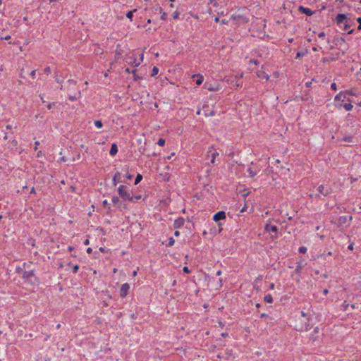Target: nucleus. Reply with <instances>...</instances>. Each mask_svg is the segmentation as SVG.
Masks as SVG:
<instances>
[{
  "label": "nucleus",
  "instance_id": "f257e3e1",
  "mask_svg": "<svg viewBox=\"0 0 361 361\" xmlns=\"http://www.w3.org/2000/svg\"><path fill=\"white\" fill-rule=\"evenodd\" d=\"M352 96L349 92H341L334 97L335 106L341 108L344 103L348 101V98Z\"/></svg>",
  "mask_w": 361,
  "mask_h": 361
},
{
  "label": "nucleus",
  "instance_id": "f03ea898",
  "mask_svg": "<svg viewBox=\"0 0 361 361\" xmlns=\"http://www.w3.org/2000/svg\"><path fill=\"white\" fill-rule=\"evenodd\" d=\"M143 61V54H141L140 55L139 59H137L136 55L135 54H132L130 55H128L126 57V62L128 64H130L135 67L138 66Z\"/></svg>",
  "mask_w": 361,
  "mask_h": 361
},
{
  "label": "nucleus",
  "instance_id": "7ed1b4c3",
  "mask_svg": "<svg viewBox=\"0 0 361 361\" xmlns=\"http://www.w3.org/2000/svg\"><path fill=\"white\" fill-rule=\"evenodd\" d=\"M231 18L236 21L238 24H245L249 21L247 16L244 13L233 14L231 16Z\"/></svg>",
  "mask_w": 361,
  "mask_h": 361
},
{
  "label": "nucleus",
  "instance_id": "20e7f679",
  "mask_svg": "<svg viewBox=\"0 0 361 361\" xmlns=\"http://www.w3.org/2000/svg\"><path fill=\"white\" fill-rule=\"evenodd\" d=\"M118 192L124 200L133 201V196L131 195L130 192L126 190L124 185H120L118 188Z\"/></svg>",
  "mask_w": 361,
  "mask_h": 361
},
{
  "label": "nucleus",
  "instance_id": "39448f33",
  "mask_svg": "<svg viewBox=\"0 0 361 361\" xmlns=\"http://www.w3.org/2000/svg\"><path fill=\"white\" fill-rule=\"evenodd\" d=\"M335 44L341 49L343 53L348 49V44L345 42V40L342 37H338L335 39Z\"/></svg>",
  "mask_w": 361,
  "mask_h": 361
},
{
  "label": "nucleus",
  "instance_id": "423d86ee",
  "mask_svg": "<svg viewBox=\"0 0 361 361\" xmlns=\"http://www.w3.org/2000/svg\"><path fill=\"white\" fill-rule=\"evenodd\" d=\"M264 230L267 233H274V235H271L272 238H276L278 237V228L276 226L271 225L269 224H267L264 226Z\"/></svg>",
  "mask_w": 361,
  "mask_h": 361
},
{
  "label": "nucleus",
  "instance_id": "0eeeda50",
  "mask_svg": "<svg viewBox=\"0 0 361 361\" xmlns=\"http://www.w3.org/2000/svg\"><path fill=\"white\" fill-rule=\"evenodd\" d=\"M347 20H348L347 16L345 14H338V15H337V16L336 18V21L340 27H342V24L343 23H346Z\"/></svg>",
  "mask_w": 361,
  "mask_h": 361
},
{
  "label": "nucleus",
  "instance_id": "6e6552de",
  "mask_svg": "<svg viewBox=\"0 0 361 361\" xmlns=\"http://www.w3.org/2000/svg\"><path fill=\"white\" fill-rule=\"evenodd\" d=\"M130 289V286L128 283H123L120 289V295L121 297H125L127 295L128 292Z\"/></svg>",
  "mask_w": 361,
  "mask_h": 361
},
{
  "label": "nucleus",
  "instance_id": "1a4fd4ad",
  "mask_svg": "<svg viewBox=\"0 0 361 361\" xmlns=\"http://www.w3.org/2000/svg\"><path fill=\"white\" fill-rule=\"evenodd\" d=\"M226 219V214L223 211H221V212H217L216 214H215L213 216V219L215 221H218L219 220H221V219Z\"/></svg>",
  "mask_w": 361,
  "mask_h": 361
},
{
  "label": "nucleus",
  "instance_id": "9d476101",
  "mask_svg": "<svg viewBox=\"0 0 361 361\" xmlns=\"http://www.w3.org/2000/svg\"><path fill=\"white\" fill-rule=\"evenodd\" d=\"M22 276L23 279L28 280L34 276V271H24L22 272Z\"/></svg>",
  "mask_w": 361,
  "mask_h": 361
},
{
  "label": "nucleus",
  "instance_id": "9b49d317",
  "mask_svg": "<svg viewBox=\"0 0 361 361\" xmlns=\"http://www.w3.org/2000/svg\"><path fill=\"white\" fill-rule=\"evenodd\" d=\"M257 75L258 78H262V79H265L266 80H268L269 79V75L268 74H267L262 70V68L260 71H257Z\"/></svg>",
  "mask_w": 361,
  "mask_h": 361
},
{
  "label": "nucleus",
  "instance_id": "f8f14e48",
  "mask_svg": "<svg viewBox=\"0 0 361 361\" xmlns=\"http://www.w3.org/2000/svg\"><path fill=\"white\" fill-rule=\"evenodd\" d=\"M184 222L185 221L183 218H178L175 221L173 226L176 229L180 228L181 226H183Z\"/></svg>",
  "mask_w": 361,
  "mask_h": 361
},
{
  "label": "nucleus",
  "instance_id": "ddd939ff",
  "mask_svg": "<svg viewBox=\"0 0 361 361\" xmlns=\"http://www.w3.org/2000/svg\"><path fill=\"white\" fill-rule=\"evenodd\" d=\"M353 100L350 98H348V101L343 105L345 111H350L353 109L352 104Z\"/></svg>",
  "mask_w": 361,
  "mask_h": 361
},
{
  "label": "nucleus",
  "instance_id": "4468645a",
  "mask_svg": "<svg viewBox=\"0 0 361 361\" xmlns=\"http://www.w3.org/2000/svg\"><path fill=\"white\" fill-rule=\"evenodd\" d=\"M298 10L302 13H305L306 15L310 16L313 14V12L308 8H305L303 6H300Z\"/></svg>",
  "mask_w": 361,
  "mask_h": 361
},
{
  "label": "nucleus",
  "instance_id": "2eb2a0df",
  "mask_svg": "<svg viewBox=\"0 0 361 361\" xmlns=\"http://www.w3.org/2000/svg\"><path fill=\"white\" fill-rule=\"evenodd\" d=\"M192 78H197L195 82L197 85H200L203 82L204 77L200 74H195Z\"/></svg>",
  "mask_w": 361,
  "mask_h": 361
},
{
  "label": "nucleus",
  "instance_id": "dca6fc26",
  "mask_svg": "<svg viewBox=\"0 0 361 361\" xmlns=\"http://www.w3.org/2000/svg\"><path fill=\"white\" fill-rule=\"evenodd\" d=\"M117 152H118L117 145L116 144H112L111 149H110V152H109V154L111 156H114V155H116L117 154Z\"/></svg>",
  "mask_w": 361,
  "mask_h": 361
},
{
  "label": "nucleus",
  "instance_id": "f3484780",
  "mask_svg": "<svg viewBox=\"0 0 361 361\" xmlns=\"http://www.w3.org/2000/svg\"><path fill=\"white\" fill-rule=\"evenodd\" d=\"M341 27L343 28V30L348 31V34H350V33H352L353 32V29L348 30L349 25H348V20H346V23H343L342 24V27Z\"/></svg>",
  "mask_w": 361,
  "mask_h": 361
},
{
  "label": "nucleus",
  "instance_id": "a211bd4d",
  "mask_svg": "<svg viewBox=\"0 0 361 361\" xmlns=\"http://www.w3.org/2000/svg\"><path fill=\"white\" fill-rule=\"evenodd\" d=\"M264 300L266 302L271 303L273 301L272 296L270 294H267L264 297Z\"/></svg>",
  "mask_w": 361,
  "mask_h": 361
},
{
  "label": "nucleus",
  "instance_id": "6ab92c4d",
  "mask_svg": "<svg viewBox=\"0 0 361 361\" xmlns=\"http://www.w3.org/2000/svg\"><path fill=\"white\" fill-rule=\"evenodd\" d=\"M219 155V153L217 152H214L212 153L211 155V163L214 164L216 157Z\"/></svg>",
  "mask_w": 361,
  "mask_h": 361
},
{
  "label": "nucleus",
  "instance_id": "aec40b11",
  "mask_svg": "<svg viewBox=\"0 0 361 361\" xmlns=\"http://www.w3.org/2000/svg\"><path fill=\"white\" fill-rule=\"evenodd\" d=\"M317 191L319 192V194H322V195L326 194V192L324 191V187L322 185L318 186Z\"/></svg>",
  "mask_w": 361,
  "mask_h": 361
},
{
  "label": "nucleus",
  "instance_id": "412c9836",
  "mask_svg": "<svg viewBox=\"0 0 361 361\" xmlns=\"http://www.w3.org/2000/svg\"><path fill=\"white\" fill-rule=\"evenodd\" d=\"M247 172H248V173H249V176H250V178H254V177L256 176V174H257V171H253V170H252V169H250V168H249V169H247Z\"/></svg>",
  "mask_w": 361,
  "mask_h": 361
},
{
  "label": "nucleus",
  "instance_id": "4be33fe9",
  "mask_svg": "<svg viewBox=\"0 0 361 361\" xmlns=\"http://www.w3.org/2000/svg\"><path fill=\"white\" fill-rule=\"evenodd\" d=\"M94 123L97 128H102L103 126L102 122L99 120L94 121Z\"/></svg>",
  "mask_w": 361,
  "mask_h": 361
},
{
  "label": "nucleus",
  "instance_id": "5701e85b",
  "mask_svg": "<svg viewBox=\"0 0 361 361\" xmlns=\"http://www.w3.org/2000/svg\"><path fill=\"white\" fill-rule=\"evenodd\" d=\"M207 90L209 91H211V92L212 91H218V90H220V86L219 85H216V86H214V87H213V86L212 87H207Z\"/></svg>",
  "mask_w": 361,
  "mask_h": 361
},
{
  "label": "nucleus",
  "instance_id": "b1692460",
  "mask_svg": "<svg viewBox=\"0 0 361 361\" xmlns=\"http://www.w3.org/2000/svg\"><path fill=\"white\" fill-rule=\"evenodd\" d=\"M142 179V176L141 174H137L135 180V184L137 185L138 183L141 181Z\"/></svg>",
  "mask_w": 361,
  "mask_h": 361
},
{
  "label": "nucleus",
  "instance_id": "393cba45",
  "mask_svg": "<svg viewBox=\"0 0 361 361\" xmlns=\"http://www.w3.org/2000/svg\"><path fill=\"white\" fill-rule=\"evenodd\" d=\"M135 11H136V9H134L133 11H130L128 12L126 14V17L128 18H129L130 20H132L133 14Z\"/></svg>",
  "mask_w": 361,
  "mask_h": 361
},
{
  "label": "nucleus",
  "instance_id": "a878e982",
  "mask_svg": "<svg viewBox=\"0 0 361 361\" xmlns=\"http://www.w3.org/2000/svg\"><path fill=\"white\" fill-rule=\"evenodd\" d=\"M159 73V69L157 67L154 66L153 68H152V74L151 75L152 76H155L156 75H157Z\"/></svg>",
  "mask_w": 361,
  "mask_h": 361
},
{
  "label": "nucleus",
  "instance_id": "bb28decb",
  "mask_svg": "<svg viewBox=\"0 0 361 361\" xmlns=\"http://www.w3.org/2000/svg\"><path fill=\"white\" fill-rule=\"evenodd\" d=\"M157 9H159V12H160V13L161 14V18L162 20H165V19L166 18V13L165 12L162 11V10H161V8H158Z\"/></svg>",
  "mask_w": 361,
  "mask_h": 361
},
{
  "label": "nucleus",
  "instance_id": "cd10ccee",
  "mask_svg": "<svg viewBox=\"0 0 361 361\" xmlns=\"http://www.w3.org/2000/svg\"><path fill=\"white\" fill-rule=\"evenodd\" d=\"M119 176H120V173H116V174H115V176H114V178H113V184H114V185H116V184H117L116 179H117L118 178H119Z\"/></svg>",
  "mask_w": 361,
  "mask_h": 361
},
{
  "label": "nucleus",
  "instance_id": "c85d7f7f",
  "mask_svg": "<svg viewBox=\"0 0 361 361\" xmlns=\"http://www.w3.org/2000/svg\"><path fill=\"white\" fill-rule=\"evenodd\" d=\"M158 145L161 147L164 146L165 145V140L160 138L158 141Z\"/></svg>",
  "mask_w": 361,
  "mask_h": 361
},
{
  "label": "nucleus",
  "instance_id": "c756f323",
  "mask_svg": "<svg viewBox=\"0 0 361 361\" xmlns=\"http://www.w3.org/2000/svg\"><path fill=\"white\" fill-rule=\"evenodd\" d=\"M307 247H303V246H302V247H300L299 248V252H300V253H305V252H307Z\"/></svg>",
  "mask_w": 361,
  "mask_h": 361
},
{
  "label": "nucleus",
  "instance_id": "7c9ffc66",
  "mask_svg": "<svg viewBox=\"0 0 361 361\" xmlns=\"http://www.w3.org/2000/svg\"><path fill=\"white\" fill-rule=\"evenodd\" d=\"M342 306H343V309L345 310H346L348 308V307L350 306V305L348 302H347V301H344Z\"/></svg>",
  "mask_w": 361,
  "mask_h": 361
},
{
  "label": "nucleus",
  "instance_id": "2f4dec72",
  "mask_svg": "<svg viewBox=\"0 0 361 361\" xmlns=\"http://www.w3.org/2000/svg\"><path fill=\"white\" fill-rule=\"evenodd\" d=\"M118 202H119V198L118 197L114 196L112 197V202L114 204H117V203H118Z\"/></svg>",
  "mask_w": 361,
  "mask_h": 361
},
{
  "label": "nucleus",
  "instance_id": "473e14b6",
  "mask_svg": "<svg viewBox=\"0 0 361 361\" xmlns=\"http://www.w3.org/2000/svg\"><path fill=\"white\" fill-rule=\"evenodd\" d=\"M174 243H175L174 239H173V238H169V245H169V246H172V245H173Z\"/></svg>",
  "mask_w": 361,
  "mask_h": 361
},
{
  "label": "nucleus",
  "instance_id": "72a5a7b5",
  "mask_svg": "<svg viewBox=\"0 0 361 361\" xmlns=\"http://www.w3.org/2000/svg\"><path fill=\"white\" fill-rule=\"evenodd\" d=\"M178 16H179V13L178 11H175L173 14V18L174 19H177V18H178Z\"/></svg>",
  "mask_w": 361,
  "mask_h": 361
},
{
  "label": "nucleus",
  "instance_id": "f704fd0d",
  "mask_svg": "<svg viewBox=\"0 0 361 361\" xmlns=\"http://www.w3.org/2000/svg\"><path fill=\"white\" fill-rule=\"evenodd\" d=\"M325 32H321L318 34V37L319 38H324L325 37Z\"/></svg>",
  "mask_w": 361,
  "mask_h": 361
},
{
  "label": "nucleus",
  "instance_id": "c9c22d12",
  "mask_svg": "<svg viewBox=\"0 0 361 361\" xmlns=\"http://www.w3.org/2000/svg\"><path fill=\"white\" fill-rule=\"evenodd\" d=\"M78 269H79V266L78 265L73 266V272H75V273L77 272L78 271Z\"/></svg>",
  "mask_w": 361,
  "mask_h": 361
},
{
  "label": "nucleus",
  "instance_id": "e433bc0d",
  "mask_svg": "<svg viewBox=\"0 0 361 361\" xmlns=\"http://www.w3.org/2000/svg\"><path fill=\"white\" fill-rule=\"evenodd\" d=\"M357 21L360 23V25H358V30H361V17H359L357 19Z\"/></svg>",
  "mask_w": 361,
  "mask_h": 361
},
{
  "label": "nucleus",
  "instance_id": "4c0bfd02",
  "mask_svg": "<svg viewBox=\"0 0 361 361\" xmlns=\"http://www.w3.org/2000/svg\"><path fill=\"white\" fill-rule=\"evenodd\" d=\"M331 88L334 90H336L337 87H336V84L335 82H333L331 85Z\"/></svg>",
  "mask_w": 361,
  "mask_h": 361
},
{
  "label": "nucleus",
  "instance_id": "58836bf2",
  "mask_svg": "<svg viewBox=\"0 0 361 361\" xmlns=\"http://www.w3.org/2000/svg\"><path fill=\"white\" fill-rule=\"evenodd\" d=\"M304 56V53L302 52H298L296 54V58H300Z\"/></svg>",
  "mask_w": 361,
  "mask_h": 361
},
{
  "label": "nucleus",
  "instance_id": "ea45409f",
  "mask_svg": "<svg viewBox=\"0 0 361 361\" xmlns=\"http://www.w3.org/2000/svg\"><path fill=\"white\" fill-rule=\"evenodd\" d=\"M135 72H136V70H133L131 71V73L134 75V78L135 80H137V75L135 74Z\"/></svg>",
  "mask_w": 361,
  "mask_h": 361
},
{
  "label": "nucleus",
  "instance_id": "a19ab883",
  "mask_svg": "<svg viewBox=\"0 0 361 361\" xmlns=\"http://www.w3.org/2000/svg\"><path fill=\"white\" fill-rule=\"evenodd\" d=\"M35 74H36V71H32L30 73V75L32 78H35Z\"/></svg>",
  "mask_w": 361,
  "mask_h": 361
},
{
  "label": "nucleus",
  "instance_id": "79ce46f5",
  "mask_svg": "<svg viewBox=\"0 0 361 361\" xmlns=\"http://www.w3.org/2000/svg\"><path fill=\"white\" fill-rule=\"evenodd\" d=\"M183 270L185 273H189L190 272V270H189L188 267H183Z\"/></svg>",
  "mask_w": 361,
  "mask_h": 361
},
{
  "label": "nucleus",
  "instance_id": "37998d69",
  "mask_svg": "<svg viewBox=\"0 0 361 361\" xmlns=\"http://www.w3.org/2000/svg\"><path fill=\"white\" fill-rule=\"evenodd\" d=\"M353 247H354V244L353 243H351V244H350L348 245V249L350 250H353Z\"/></svg>",
  "mask_w": 361,
  "mask_h": 361
},
{
  "label": "nucleus",
  "instance_id": "c03bdc74",
  "mask_svg": "<svg viewBox=\"0 0 361 361\" xmlns=\"http://www.w3.org/2000/svg\"><path fill=\"white\" fill-rule=\"evenodd\" d=\"M11 38V36L10 35H8V36H6L4 37H1V39H5V40H7V39H9Z\"/></svg>",
  "mask_w": 361,
  "mask_h": 361
},
{
  "label": "nucleus",
  "instance_id": "a18cd8bd",
  "mask_svg": "<svg viewBox=\"0 0 361 361\" xmlns=\"http://www.w3.org/2000/svg\"><path fill=\"white\" fill-rule=\"evenodd\" d=\"M301 269H302V265H301V264H298V265L297 266L296 271H300Z\"/></svg>",
  "mask_w": 361,
  "mask_h": 361
},
{
  "label": "nucleus",
  "instance_id": "49530a36",
  "mask_svg": "<svg viewBox=\"0 0 361 361\" xmlns=\"http://www.w3.org/2000/svg\"><path fill=\"white\" fill-rule=\"evenodd\" d=\"M30 193H33V194L36 193V191H35V188H34V187H32V188H31V190H30Z\"/></svg>",
  "mask_w": 361,
  "mask_h": 361
},
{
  "label": "nucleus",
  "instance_id": "de8ad7c7",
  "mask_svg": "<svg viewBox=\"0 0 361 361\" xmlns=\"http://www.w3.org/2000/svg\"><path fill=\"white\" fill-rule=\"evenodd\" d=\"M345 219H346V217H345V216H342V217H341V218H340V219H339V220H340V221H343V222H344Z\"/></svg>",
  "mask_w": 361,
  "mask_h": 361
},
{
  "label": "nucleus",
  "instance_id": "09e8293b",
  "mask_svg": "<svg viewBox=\"0 0 361 361\" xmlns=\"http://www.w3.org/2000/svg\"><path fill=\"white\" fill-rule=\"evenodd\" d=\"M69 99H70L71 100H72V101H75V100H76V99H77V98H76L75 97L70 96V97H69Z\"/></svg>",
  "mask_w": 361,
  "mask_h": 361
},
{
  "label": "nucleus",
  "instance_id": "8fccbe9b",
  "mask_svg": "<svg viewBox=\"0 0 361 361\" xmlns=\"http://www.w3.org/2000/svg\"><path fill=\"white\" fill-rule=\"evenodd\" d=\"M39 145V141H36V142H35V149H37V147H38V145Z\"/></svg>",
  "mask_w": 361,
  "mask_h": 361
},
{
  "label": "nucleus",
  "instance_id": "3c124183",
  "mask_svg": "<svg viewBox=\"0 0 361 361\" xmlns=\"http://www.w3.org/2000/svg\"><path fill=\"white\" fill-rule=\"evenodd\" d=\"M249 195V192H245L243 194L244 198H245Z\"/></svg>",
  "mask_w": 361,
  "mask_h": 361
},
{
  "label": "nucleus",
  "instance_id": "603ef678",
  "mask_svg": "<svg viewBox=\"0 0 361 361\" xmlns=\"http://www.w3.org/2000/svg\"><path fill=\"white\" fill-rule=\"evenodd\" d=\"M102 204H103V205H104V206L107 205V204H108V202H107V200H104V201H103V202H102Z\"/></svg>",
  "mask_w": 361,
  "mask_h": 361
},
{
  "label": "nucleus",
  "instance_id": "864d4df0",
  "mask_svg": "<svg viewBox=\"0 0 361 361\" xmlns=\"http://www.w3.org/2000/svg\"><path fill=\"white\" fill-rule=\"evenodd\" d=\"M99 250L102 252H106L105 249L104 247H102L99 248Z\"/></svg>",
  "mask_w": 361,
  "mask_h": 361
},
{
  "label": "nucleus",
  "instance_id": "5fc2aeb1",
  "mask_svg": "<svg viewBox=\"0 0 361 361\" xmlns=\"http://www.w3.org/2000/svg\"><path fill=\"white\" fill-rule=\"evenodd\" d=\"M269 288L270 289H274V283H271L270 286H269Z\"/></svg>",
  "mask_w": 361,
  "mask_h": 361
},
{
  "label": "nucleus",
  "instance_id": "6e6d98bb",
  "mask_svg": "<svg viewBox=\"0 0 361 361\" xmlns=\"http://www.w3.org/2000/svg\"><path fill=\"white\" fill-rule=\"evenodd\" d=\"M141 198V196L140 195H138V196H135V197H133V200H139Z\"/></svg>",
  "mask_w": 361,
  "mask_h": 361
},
{
  "label": "nucleus",
  "instance_id": "4d7b16f0",
  "mask_svg": "<svg viewBox=\"0 0 361 361\" xmlns=\"http://www.w3.org/2000/svg\"><path fill=\"white\" fill-rule=\"evenodd\" d=\"M42 152L41 151L38 152L37 157H42Z\"/></svg>",
  "mask_w": 361,
  "mask_h": 361
},
{
  "label": "nucleus",
  "instance_id": "13d9d810",
  "mask_svg": "<svg viewBox=\"0 0 361 361\" xmlns=\"http://www.w3.org/2000/svg\"><path fill=\"white\" fill-rule=\"evenodd\" d=\"M92 248H91V247H89V248H87V253H91V252H92Z\"/></svg>",
  "mask_w": 361,
  "mask_h": 361
},
{
  "label": "nucleus",
  "instance_id": "bf43d9fd",
  "mask_svg": "<svg viewBox=\"0 0 361 361\" xmlns=\"http://www.w3.org/2000/svg\"><path fill=\"white\" fill-rule=\"evenodd\" d=\"M174 155H175V153H174V152H173L170 156H169V157H167V159H171L173 156H174Z\"/></svg>",
  "mask_w": 361,
  "mask_h": 361
},
{
  "label": "nucleus",
  "instance_id": "052dcab7",
  "mask_svg": "<svg viewBox=\"0 0 361 361\" xmlns=\"http://www.w3.org/2000/svg\"><path fill=\"white\" fill-rule=\"evenodd\" d=\"M71 189L72 192H75V186H71Z\"/></svg>",
  "mask_w": 361,
  "mask_h": 361
},
{
  "label": "nucleus",
  "instance_id": "680f3d73",
  "mask_svg": "<svg viewBox=\"0 0 361 361\" xmlns=\"http://www.w3.org/2000/svg\"><path fill=\"white\" fill-rule=\"evenodd\" d=\"M221 336L226 337V336H228V334L227 333H222L221 334Z\"/></svg>",
  "mask_w": 361,
  "mask_h": 361
},
{
  "label": "nucleus",
  "instance_id": "e2e57ef3",
  "mask_svg": "<svg viewBox=\"0 0 361 361\" xmlns=\"http://www.w3.org/2000/svg\"><path fill=\"white\" fill-rule=\"evenodd\" d=\"M12 143H13L14 145H17V143H18V142H17V140H13L12 141Z\"/></svg>",
  "mask_w": 361,
  "mask_h": 361
},
{
  "label": "nucleus",
  "instance_id": "0e129e2a",
  "mask_svg": "<svg viewBox=\"0 0 361 361\" xmlns=\"http://www.w3.org/2000/svg\"><path fill=\"white\" fill-rule=\"evenodd\" d=\"M85 245H88L90 243V241L88 239L85 240L84 242Z\"/></svg>",
  "mask_w": 361,
  "mask_h": 361
},
{
  "label": "nucleus",
  "instance_id": "69168bd1",
  "mask_svg": "<svg viewBox=\"0 0 361 361\" xmlns=\"http://www.w3.org/2000/svg\"><path fill=\"white\" fill-rule=\"evenodd\" d=\"M174 235H175L176 236H178V235H180V233H179L178 231H175Z\"/></svg>",
  "mask_w": 361,
  "mask_h": 361
},
{
  "label": "nucleus",
  "instance_id": "338daca9",
  "mask_svg": "<svg viewBox=\"0 0 361 361\" xmlns=\"http://www.w3.org/2000/svg\"><path fill=\"white\" fill-rule=\"evenodd\" d=\"M126 178H127L128 179H131V178H132V176H131V175H130V174H128V175L126 176Z\"/></svg>",
  "mask_w": 361,
  "mask_h": 361
},
{
  "label": "nucleus",
  "instance_id": "774afa93",
  "mask_svg": "<svg viewBox=\"0 0 361 361\" xmlns=\"http://www.w3.org/2000/svg\"><path fill=\"white\" fill-rule=\"evenodd\" d=\"M221 274V270H219L217 272H216V275L217 276H220Z\"/></svg>",
  "mask_w": 361,
  "mask_h": 361
}]
</instances>
